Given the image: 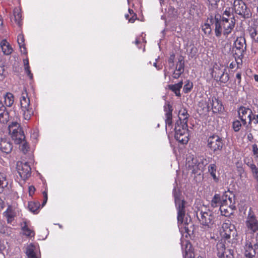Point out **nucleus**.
<instances>
[{
	"label": "nucleus",
	"mask_w": 258,
	"mask_h": 258,
	"mask_svg": "<svg viewBox=\"0 0 258 258\" xmlns=\"http://www.w3.org/2000/svg\"><path fill=\"white\" fill-rule=\"evenodd\" d=\"M182 85L183 82L182 81H181L177 84L167 85L166 88L174 92L176 96L180 97L181 96L180 89Z\"/></svg>",
	"instance_id": "23"
},
{
	"label": "nucleus",
	"mask_w": 258,
	"mask_h": 258,
	"mask_svg": "<svg viewBox=\"0 0 258 258\" xmlns=\"http://www.w3.org/2000/svg\"><path fill=\"white\" fill-rule=\"evenodd\" d=\"M222 205H221L220 210L221 214L226 217L232 214L235 206V196L229 190L225 191L223 195Z\"/></svg>",
	"instance_id": "3"
},
{
	"label": "nucleus",
	"mask_w": 258,
	"mask_h": 258,
	"mask_svg": "<svg viewBox=\"0 0 258 258\" xmlns=\"http://www.w3.org/2000/svg\"><path fill=\"white\" fill-rule=\"evenodd\" d=\"M193 88V83L189 80H187L185 82V84L183 86V92L185 93H187L191 91Z\"/></svg>",
	"instance_id": "40"
},
{
	"label": "nucleus",
	"mask_w": 258,
	"mask_h": 258,
	"mask_svg": "<svg viewBox=\"0 0 258 258\" xmlns=\"http://www.w3.org/2000/svg\"><path fill=\"white\" fill-rule=\"evenodd\" d=\"M183 73V72L181 71L180 70H177L176 69H175L173 74H172V77L174 79H178L180 77L181 75Z\"/></svg>",
	"instance_id": "47"
},
{
	"label": "nucleus",
	"mask_w": 258,
	"mask_h": 258,
	"mask_svg": "<svg viewBox=\"0 0 258 258\" xmlns=\"http://www.w3.org/2000/svg\"><path fill=\"white\" fill-rule=\"evenodd\" d=\"M154 66L156 67V63H154Z\"/></svg>",
	"instance_id": "63"
},
{
	"label": "nucleus",
	"mask_w": 258,
	"mask_h": 258,
	"mask_svg": "<svg viewBox=\"0 0 258 258\" xmlns=\"http://www.w3.org/2000/svg\"><path fill=\"white\" fill-rule=\"evenodd\" d=\"M1 47L5 55H10L13 51V48L6 39H3L0 43Z\"/></svg>",
	"instance_id": "22"
},
{
	"label": "nucleus",
	"mask_w": 258,
	"mask_h": 258,
	"mask_svg": "<svg viewBox=\"0 0 258 258\" xmlns=\"http://www.w3.org/2000/svg\"><path fill=\"white\" fill-rule=\"evenodd\" d=\"M172 106L169 103H166L164 106V111L165 112V121L166 123V130H171L172 128Z\"/></svg>",
	"instance_id": "19"
},
{
	"label": "nucleus",
	"mask_w": 258,
	"mask_h": 258,
	"mask_svg": "<svg viewBox=\"0 0 258 258\" xmlns=\"http://www.w3.org/2000/svg\"><path fill=\"white\" fill-rule=\"evenodd\" d=\"M209 160L204 156L192 158L191 161H188V168L192 170V173L200 174L203 172L205 166L208 164Z\"/></svg>",
	"instance_id": "7"
},
{
	"label": "nucleus",
	"mask_w": 258,
	"mask_h": 258,
	"mask_svg": "<svg viewBox=\"0 0 258 258\" xmlns=\"http://www.w3.org/2000/svg\"><path fill=\"white\" fill-rule=\"evenodd\" d=\"M128 14L131 16L129 19V22L133 23L137 19V15L134 13V11L131 9H128Z\"/></svg>",
	"instance_id": "44"
},
{
	"label": "nucleus",
	"mask_w": 258,
	"mask_h": 258,
	"mask_svg": "<svg viewBox=\"0 0 258 258\" xmlns=\"http://www.w3.org/2000/svg\"><path fill=\"white\" fill-rule=\"evenodd\" d=\"M202 30L205 34H210L211 31L210 25L208 24H205L202 27Z\"/></svg>",
	"instance_id": "45"
},
{
	"label": "nucleus",
	"mask_w": 258,
	"mask_h": 258,
	"mask_svg": "<svg viewBox=\"0 0 258 258\" xmlns=\"http://www.w3.org/2000/svg\"><path fill=\"white\" fill-rule=\"evenodd\" d=\"M222 65L215 62L211 69V74L216 81H220L222 83H226L229 80V74L227 72L226 69H221Z\"/></svg>",
	"instance_id": "10"
},
{
	"label": "nucleus",
	"mask_w": 258,
	"mask_h": 258,
	"mask_svg": "<svg viewBox=\"0 0 258 258\" xmlns=\"http://www.w3.org/2000/svg\"><path fill=\"white\" fill-rule=\"evenodd\" d=\"M257 61H258V57H257Z\"/></svg>",
	"instance_id": "64"
},
{
	"label": "nucleus",
	"mask_w": 258,
	"mask_h": 258,
	"mask_svg": "<svg viewBox=\"0 0 258 258\" xmlns=\"http://www.w3.org/2000/svg\"><path fill=\"white\" fill-rule=\"evenodd\" d=\"M36 246L33 243L28 244L26 249V254L28 257H30L36 255Z\"/></svg>",
	"instance_id": "28"
},
{
	"label": "nucleus",
	"mask_w": 258,
	"mask_h": 258,
	"mask_svg": "<svg viewBox=\"0 0 258 258\" xmlns=\"http://www.w3.org/2000/svg\"><path fill=\"white\" fill-rule=\"evenodd\" d=\"M17 42L21 53L27 55V51L25 44L24 36L23 34L18 35L17 37Z\"/></svg>",
	"instance_id": "24"
},
{
	"label": "nucleus",
	"mask_w": 258,
	"mask_h": 258,
	"mask_svg": "<svg viewBox=\"0 0 258 258\" xmlns=\"http://www.w3.org/2000/svg\"><path fill=\"white\" fill-rule=\"evenodd\" d=\"M249 33L252 40L258 43V22L249 29Z\"/></svg>",
	"instance_id": "25"
},
{
	"label": "nucleus",
	"mask_w": 258,
	"mask_h": 258,
	"mask_svg": "<svg viewBox=\"0 0 258 258\" xmlns=\"http://www.w3.org/2000/svg\"><path fill=\"white\" fill-rule=\"evenodd\" d=\"M40 206V205L39 202L31 201L28 203V208L31 212L34 213H37Z\"/></svg>",
	"instance_id": "31"
},
{
	"label": "nucleus",
	"mask_w": 258,
	"mask_h": 258,
	"mask_svg": "<svg viewBox=\"0 0 258 258\" xmlns=\"http://www.w3.org/2000/svg\"><path fill=\"white\" fill-rule=\"evenodd\" d=\"M23 234L27 237L31 238L34 237L35 232L33 230L29 228L28 225L25 223L24 226L22 228Z\"/></svg>",
	"instance_id": "33"
},
{
	"label": "nucleus",
	"mask_w": 258,
	"mask_h": 258,
	"mask_svg": "<svg viewBox=\"0 0 258 258\" xmlns=\"http://www.w3.org/2000/svg\"><path fill=\"white\" fill-rule=\"evenodd\" d=\"M236 79L237 80V84L238 86H240L241 85V72H238L236 74Z\"/></svg>",
	"instance_id": "50"
},
{
	"label": "nucleus",
	"mask_w": 258,
	"mask_h": 258,
	"mask_svg": "<svg viewBox=\"0 0 258 258\" xmlns=\"http://www.w3.org/2000/svg\"><path fill=\"white\" fill-rule=\"evenodd\" d=\"M28 190L29 196L32 197L35 191V188L33 185L29 186L28 188Z\"/></svg>",
	"instance_id": "51"
},
{
	"label": "nucleus",
	"mask_w": 258,
	"mask_h": 258,
	"mask_svg": "<svg viewBox=\"0 0 258 258\" xmlns=\"http://www.w3.org/2000/svg\"><path fill=\"white\" fill-rule=\"evenodd\" d=\"M20 104L24 119L30 120L34 114V109L30 105V99L27 93H22L20 98Z\"/></svg>",
	"instance_id": "8"
},
{
	"label": "nucleus",
	"mask_w": 258,
	"mask_h": 258,
	"mask_svg": "<svg viewBox=\"0 0 258 258\" xmlns=\"http://www.w3.org/2000/svg\"><path fill=\"white\" fill-rule=\"evenodd\" d=\"M208 172L215 182L219 180L218 177L216 176L217 166L215 163L210 164L208 166Z\"/></svg>",
	"instance_id": "27"
},
{
	"label": "nucleus",
	"mask_w": 258,
	"mask_h": 258,
	"mask_svg": "<svg viewBox=\"0 0 258 258\" xmlns=\"http://www.w3.org/2000/svg\"><path fill=\"white\" fill-rule=\"evenodd\" d=\"M13 144L7 139H1L0 140V150L6 154L10 153L13 150Z\"/></svg>",
	"instance_id": "21"
},
{
	"label": "nucleus",
	"mask_w": 258,
	"mask_h": 258,
	"mask_svg": "<svg viewBox=\"0 0 258 258\" xmlns=\"http://www.w3.org/2000/svg\"><path fill=\"white\" fill-rule=\"evenodd\" d=\"M252 151L255 158H258V147L256 144L252 145Z\"/></svg>",
	"instance_id": "48"
},
{
	"label": "nucleus",
	"mask_w": 258,
	"mask_h": 258,
	"mask_svg": "<svg viewBox=\"0 0 258 258\" xmlns=\"http://www.w3.org/2000/svg\"><path fill=\"white\" fill-rule=\"evenodd\" d=\"M135 43L138 47V48H141V47L139 45L141 43V41H140L139 39L137 38L135 41Z\"/></svg>",
	"instance_id": "56"
},
{
	"label": "nucleus",
	"mask_w": 258,
	"mask_h": 258,
	"mask_svg": "<svg viewBox=\"0 0 258 258\" xmlns=\"http://www.w3.org/2000/svg\"><path fill=\"white\" fill-rule=\"evenodd\" d=\"M175 204L178 210L177 220L179 230L182 233H185V237H187V235H190V231L188 228V224L183 223L185 214V202L183 200L176 201Z\"/></svg>",
	"instance_id": "4"
},
{
	"label": "nucleus",
	"mask_w": 258,
	"mask_h": 258,
	"mask_svg": "<svg viewBox=\"0 0 258 258\" xmlns=\"http://www.w3.org/2000/svg\"><path fill=\"white\" fill-rule=\"evenodd\" d=\"M249 166L253 174L255 175H258V168L256 167L253 163H250Z\"/></svg>",
	"instance_id": "46"
},
{
	"label": "nucleus",
	"mask_w": 258,
	"mask_h": 258,
	"mask_svg": "<svg viewBox=\"0 0 258 258\" xmlns=\"http://www.w3.org/2000/svg\"><path fill=\"white\" fill-rule=\"evenodd\" d=\"M169 62H173V59L171 58H170L169 59Z\"/></svg>",
	"instance_id": "61"
},
{
	"label": "nucleus",
	"mask_w": 258,
	"mask_h": 258,
	"mask_svg": "<svg viewBox=\"0 0 258 258\" xmlns=\"http://www.w3.org/2000/svg\"><path fill=\"white\" fill-rule=\"evenodd\" d=\"M175 69L184 72V60L182 57H180L176 63Z\"/></svg>",
	"instance_id": "39"
},
{
	"label": "nucleus",
	"mask_w": 258,
	"mask_h": 258,
	"mask_svg": "<svg viewBox=\"0 0 258 258\" xmlns=\"http://www.w3.org/2000/svg\"><path fill=\"white\" fill-rule=\"evenodd\" d=\"M231 224L229 222H225L222 224V231H225V230L231 229Z\"/></svg>",
	"instance_id": "49"
},
{
	"label": "nucleus",
	"mask_w": 258,
	"mask_h": 258,
	"mask_svg": "<svg viewBox=\"0 0 258 258\" xmlns=\"http://www.w3.org/2000/svg\"><path fill=\"white\" fill-rule=\"evenodd\" d=\"M8 182L6 176L0 172V193L4 191V189L8 185Z\"/></svg>",
	"instance_id": "35"
},
{
	"label": "nucleus",
	"mask_w": 258,
	"mask_h": 258,
	"mask_svg": "<svg viewBox=\"0 0 258 258\" xmlns=\"http://www.w3.org/2000/svg\"><path fill=\"white\" fill-rule=\"evenodd\" d=\"M222 200L223 195L221 197L219 194H215L211 201V205L214 208L220 207L222 205Z\"/></svg>",
	"instance_id": "26"
},
{
	"label": "nucleus",
	"mask_w": 258,
	"mask_h": 258,
	"mask_svg": "<svg viewBox=\"0 0 258 258\" xmlns=\"http://www.w3.org/2000/svg\"><path fill=\"white\" fill-rule=\"evenodd\" d=\"M14 21L15 23L20 27L22 25V15L19 10L15 9L13 12Z\"/></svg>",
	"instance_id": "32"
},
{
	"label": "nucleus",
	"mask_w": 258,
	"mask_h": 258,
	"mask_svg": "<svg viewBox=\"0 0 258 258\" xmlns=\"http://www.w3.org/2000/svg\"><path fill=\"white\" fill-rule=\"evenodd\" d=\"M235 66L236 62L232 61L230 63L229 67L230 69H232L235 68Z\"/></svg>",
	"instance_id": "55"
},
{
	"label": "nucleus",
	"mask_w": 258,
	"mask_h": 258,
	"mask_svg": "<svg viewBox=\"0 0 258 258\" xmlns=\"http://www.w3.org/2000/svg\"><path fill=\"white\" fill-rule=\"evenodd\" d=\"M207 106L208 110L212 109L214 113L221 112L224 110L221 101L215 97L208 99Z\"/></svg>",
	"instance_id": "18"
},
{
	"label": "nucleus",
	"mask_w": 258,
	"mask_h": 258,
	"mask_svg": "<svg viewBox=\"0 0 258 258\" xmlns=\"http://www.w3.org/2000/svg\"><path fill=\"white\" fill-rule=\"evenodd\" d=\"M233 9L236 14L244 19L249 18L251 16L250 9L243 0H234Z\"/></svg>",
	"instance_id": "12"
},
{
	"label": "nucleus",
	"mask_w": 258,
	"mask_h": 258,
	"mask_svg": "<svg viewBox=\"0 0 258 258\" xmlns=\"http://www.w3.org/2000/svg\"><path fill=\"white\" fill-rule=\"evenodd\" d=\"M29 258H38V257L36 255H35V256H32V257H30Z\"/></svg>",
	"instance_id": "62"
},
{
	"label": "nucleus",
	"mask_w": 258,
	"mask_h": 258,
	"mask_svg": "<svg viewBox=\"0 0 258 258\" xmlns=\"http://www.w3.org/2000/svg\"><path fill=\"white\" fill-rule=\"evenodd\" d=\"M202 228L205 230H209L213 227L215 222V216L214 213L209 210L205 211H201L199 215H197Z\"/></svg>",
	"instance_id": "5"
},
{
	"label": "nucleus",
	"mask_w": 258,
	"mask_h": 258,
	"mask_svg": "<svg viewBox=\"0 0 258 258\" xmlns=\"http://www.w3.org/2000/svg\"><path fill=\"white\" fill-rule=\"evenodd\" d=\"M253 119H255L256 122L258 123V114L256 115L255 117H254Z\"/></svg>",
	"instance_id": "60"
},
{
	"label": "nucleus",
	"mask_w": 258,
	"mask_h": 258,
	"mask_svg": "<svg viewBox=\"0 0 258 258\" xmlns=\"http://www.w3.org/2000/svg\"><path fill=\"white\" fill-rule=\"evenodd\" d=\"M9 120V113L7 110H0V122L3 124L7 123Z\"/></svg>",
	"instance_id": "34"
},
{
	"label": "nucleus",
	"mask_w": 258,
	"mask_h": 258,
	"mask_svg": "<svg viewBox=\"0 0 258 258\" xmlns=\"http://www.w3.org/2000/svg\"><path fill=\"white\" fill-rule=\"evenodd\" d=\"M255 82H258V75H254L253 76Z\"/></svg>",
	"instance_id": "57"
},
{
	"label": "nucleus",
	"mask_w": 258,
	"mask_h": 258,
	"mask_svg": "<svg viewBox=\"0 0 258 258\" xmlns=\"http://www.w3.org/2000/svg\"><path fill=\"white\" fill-rule=\"evenodd\" d=\"M3 24V20L0 16V28L2 27Z\"/></svg>",
	"instance_id": "58"
},
{
	"label": "nucleus",
	"mask_w": 258,
	"mask_h": 258,
	"mask_svg": "<svg viewBox=\"0 0 258 258\" xmlns=\"http://www.w3.org/2000/svg\"><path fill=\"white\" fill-rule=\"evenodd\" d=\"M242 124V123H241V121L238 120H235L233 121L232 123V127L233 130L236 132L239 131Z\"/></svg>",
	"instance_id": "42"
},
{
	"label": "nucleus",
	"mask_w": 258,
	"mask_h": 258,
	"mask_svg": "<svg viewBox=\"0 0 258 258\" xmlns=\"http://www.w3.org/2000/svg\"><path fill=\"white\" fill-rule=\"evenodd\" d=\"M237 112L238 117L241 120L242 125L246 124L247 119L249 123H251L252 119L251 117L252 112L250 108L241 106L238 108Z\"/></svg>",
	"instance_id": "15"
},
{
	"label": "nucleus",
	"mask_w": 258,
	"mask_h": 258,
	"mask_svg": "<svg viewBox=\"0 0 258 258\" xmlns=\"http://www.w3.org/2000/svg\"><path fill=\"white\" fill-rule=\"evenodd\" d=\"M6 110V107L3 105L1 101H0V110L3 111V110Z\"/></svg>",
	"instance_id": "54"
},
{
	"label": "nucleus",
	"mask_w": 258,
	"mask_h": 258,
	"mask_svg": "<svg viewBox=\"0 0 258 258\" xmlns=\"http://www.w3.org/2000/svg\"><path fill=\"white\" fill-rule=\"evenodd\" d=\"M23 63H24V70L28 76V77L29 78L30 80L33 79V74L31 73L30 70V67L29 66V59L27 57L26 58L23 59Z\"/></svg>",
	"instance_id": "30"
},
{
	"label": "nucleus",
	"mask_w": 258,
	"mask_h": 258,
	"mask_svg": "<svg viewBox=\"0 0 258 258\" xmlns=\"http://www.w3.org/2000/svg\"><path fill=\"white\" fill-rule=\"evenodd\" d=\"M4 102L7 106L11 107L12 106L14 102V95L10 92L7 93L4 95Z\"/></svg>",
	"instance_id": "29"
},
{
	"label": "nucleus",
	"mask_w": 258,
	"mask_h": 258,
	"mask_svg": "<svg viewBox=\"0 0 258 258\" xmlns=\"http://www.w3.org/2000/svg\"><path fill=\"white\" fill-rule=\"evenodd\" d=\"M258 249L257 243L246 240L244 246L243 255L244 258H253L256 254V249Z\"/></svg>",
	"instance_id": "17"
},
{
	"label": "nucleus",
	"mask_w": 258,
	"mask_h": 258,
	"mask_svg": "<svg viewBox=\"0 0 258 258\" xmlns=\"http://www.w3.org/2000/svg\"><path fill=\"white\" fill-rule=\"evenodd\" d=\"M215 35L217 37H220L221 34L227 36L231 33L232 30L235 27V19L234 16L232 17L231 19H227L224 18V19H219L215 17Z\"/></svg>",
	"instance_id": "2"
},
{
	"label": "nucleus",
	"mask_w": 258,
	"mask_h": 258,
	"mask_svg": "<svg viewBox=\"0 0 258 258\" xmlns=\"http://www.w3.org/2000/svg\"><path fill=\"white\" fill-rule=\"evenodd\" d=\"M20 144L21 145L20 146V150L24 153H26L27 152L29 149V146L27 142H26L25 139H24V142H22Z\"/></svg>",
	"instance_id": "43"
},
{
	"label": "nucleus",
	"mask_w": 258,
	"mask_h": 258,
	"mask_svg": "<svg viewBox=\"0 0 258 258\" xmlns=\"http://www.w3.org/2000/svg\"><path fill=\"white\" fill-rule=\"evenodd\" d=\"M130 16V15L128 14L125 15V18H126V20H128V21H129L130 18H131V17Z\"/></svg>",
	"instance_id": "59"
},
{
	"label": "nucleus",
	"mask_w": 258,
	"mask_h": 258,
	"mask_svg": "<svg viewBox=\"0 0 258 258\" xmlns=\"http://www.w3.org/2000/svg\"><path fill=\"white\" fill-rule=\"evenodd\" d=\"M3 215L8 224L14 225L13 223L17 217V212L15 208L11 206H9Z\"/></svg>",
	"instance_id": "20"
},
{
	"label": "nucleus",
	"mask_w": 258,
	"mask_h": 258,
	"mask_svg": "<svg viewBox=\"0 0 258 258\" xmlns=\"http://www.w3.org/2000/svg\"><path fill=\"white\" fill-rule=\"evenodd\" d=\"M245 225L246 232L252 234L258 232V220L251 208L245 218Z\"/></svg>",
	"instance_id": "9"
},
{
	"label": "nucleus",
	"mask_w": 258,
	"mask_h": 258,
	"mask_svg": "<svg viewBox=\"0 0 258 258\" xmlns=\"http://www.w3.org/2000/svg\"><path fill=\"white\" fill-rule=\"evenodd\" d=\"M12 228L6 225L0 226V232L6 235H10L12 232Z\"/></svg>",
	"instance_id": "36"
},
{
	"label": "nucleus",
	"mask_w": 258,
	"mask_h": 258,
	"mask_svg": "<svg viewBox=\"0 0 258 258\" xmlns=\"http://www.w3.org/2000/svg\"><path fill=\"white\" fill-rule=\"evenodd\" d=\"M231 232V229H228L225 230V231H222L220 234L222 238L220 240L224 241L226 243L225 240L230 238Z\"/></svg>",
	"instance_id": "38"
},
{
	"label": "nucleus",
	"mask_w": 258,
	"mask_h": 258,
	"mask_svg": "<svg viewBox=\"0 0 258 258\" xmlns=\"http://www.w3.org/2000/svg\"><path fill=\"white\" fill-rule=\"evenodd\" d=\"M17 169L19 175L24 180L27 179L31 175V168L27 162H18Z\"/></svg>",
	"instance_id": "16"
},
{
	"label": "nucleus",
	"mask_w": 258,
	"mask_h": 258,
	"mask_svg": "<svg viewBox=\"0 0 258 258\" xmlns=\"http://www.w3.org/2000/svg\"><path fill=\"white\" fill-rule=\"evenodd\" d=\"M245 50L246 43L245 38L243 37H238L234 42V47L233 48V52L235 59L237 58L241 59Z\"/></svg>",
	"instance_id": "13"
},
{
	"label": "nucleus",
	"mask_w": 258,
	"mask_h": 258,
	"mask_svg": "<svg viewBox=\"0 0 258 258\" xmlns=\"http://www.w3.org/2000/svg\"><path fill=\"white\" fill-rule=\"evenodd\" d=\"M5 206L4 202L1 198H0V211L2 210Z\"/></svg>",
	"instance_id": "53"
},
{
	"label": "nucleus",
	"mask_w": 258,
	"mask_h": 258,
	"mask_svg": "<svg viewBox=\"0 0 258 258\" xmlns=\"http://www.w3.org/2000/svg\"><path fill=\"white\" fill-rule=\"evenodd\" d=\"M209 4L211 6H216L220 0H207Z\"/></svg>",
	"instance_id": "52"
},
{
	"label": "nucleus",
	"mask_w": 258,
	"mask_h": 258,
	"mask_svg": "<svg viewBox=\"0 0 258 258\" xmlns=\"http://www.w3.org/2000/svg\"><path fill=\"white\" fill-rule=\"evenodd\" d=\"M189 116L187 110L185 108H181L178 112L179 119L175 123V139L182 144H186L189 141L187 126Z\"/></svg>",
	"instance_id": "1"
},
{
	"label": "nucleus",
	"mask_w": 258,
	"mask_h": 258,
	"mask_svg": "<svg viewBox=\"0 0 258 258\" xmlns=\"http://www.w3.org/2000/svg\"><path fill=\"white\" fill-rule=\"evenodd\" d=\"M47 186L46 183H43V188L42 189V192L43 196V201L42 204V206H44L46 203H47L48 200V196H47Z\"/></svg>",
	"instance_id": "37"
},
{
	"label": "nucleus",
	"mask_w": 258,
	"mask_h": 258,
	"mask_svg": "<svg viewBox=\"0 0 258 258\" xmlns=\"http://www.w3.org/2000/svg\"><path fill=\"white\" fill-rule=\"evenodd\" d=\"M216 247L218 258H234L232 250L226 249L224 241L219 240Z\"/></svg>",
	"instance_id": "14"
},
{
	"label": "nucleus",
	"mask_w": 258,
	"mask_h": 258,
	"mask_svg": "<svg viewBox=\"0 0 258 258\" xmlns=\"http://www.w3.org/2000/svg\"><path fill=\"white\" fill-rule=\"evenodd\" d=\"M9 133L12 140L16 144H19L24 142L25 136L24 131L19 123L13 121L9 126Z\"/></svg>",
	"instance_id": "6"
},
{
	"label": "nucleus",
	"mask_w": 258,
	"mask_h": 258,
	"mask_svg": "<svg viewBox=\"0 0 258 258\" xmlns=\"http://www.w3.org/2000/svg\"><path fill=\"white\" fill-rule=\"evenodd\" d=\"M224 143L222 139L216 134L210 136L207 139V147L214 153L221 151Z\"/></svg>",
	"instance_id": "11"
},
{
	"label": "nucleus",
	"mask_w": 258,
	"mask_h": 258,
	"mask_svg": "<svg viewBox=\"0 0 258 258\" xmlns=\"http://www.w3.org/2000/svg\"><path fill=\"white\" fill-rule=\"evenodd\" d=\"M234 16L230 12V8H227L226 9V10L224 11L222 16H220V19H224V18H226L227 19H231L232 18V17Z\"/></svg>",
	"instance_id": "41"
}]
</instances>
